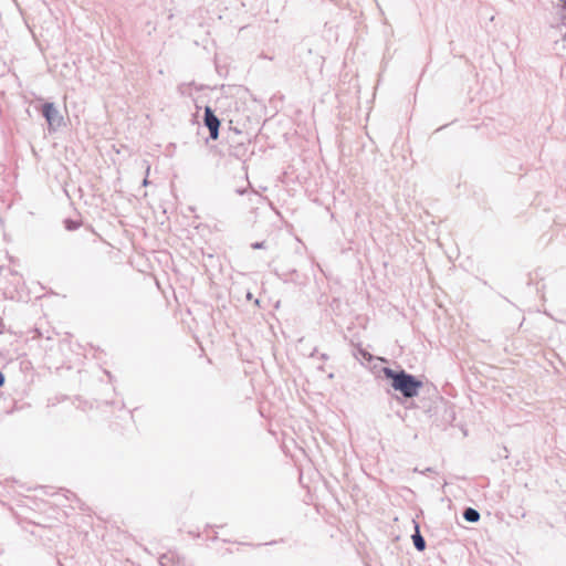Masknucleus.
I'll return each instance as SVG.
<instances>
[{"label":"nucleus","mask_w":566,"mask_h":566,"mask_svg":"<svg viewBox=\"0 0 566 566\" xmlns=\"http://www.w3.org/2000/svg\"><path fill=\"white\" fill-rule=\"evenodd\" d=\"M386 378L391 380V387L400 391L406 398L416 397L422 388V381L406 371H395L390 368L382 369Z\"/></svg>","instance_id":"1"},{"label":"nucleus","mask_w":566,"mask_h":566,"mask_svg":"<svg viewBox=\"0 0 566 566\" xmlns=\"http://www.w3.org/2000/svg\"><path fill=\"white\" fill-rule=\"evenodd\" d=\"M205 124L210 132L211 138L217 139L219 136L220 122L209 106L205 108Z\"/></svg>","instance_id":"2"},{"label":"nucleus","mask_w":566,"mask_h":566,"mask_svg":"<svg viewBox=\"0 0 566 566\" xmlns=\"http://www.w3.org/2000/svg\"><path fill=\"white\" fill-rule=\"evenodd\" d=\"M43 116L48 120L49 125L54 126L57 118V111L52 103H45L42 108Z\"/></svg>","instance_id":"3"},{"label":"nucleus","mask_w":566,"mask_h":566,"mask_svg":"<svg viewBox=\"0 0 566 566\" xmlns=\"http://www.w3.org/2000/svg\"><path fill=\"white\" fill-rule=\"evenodd\" d=\"M463 516L468 522H478L480 518L479 512L471 507L464 511Z\"/></svg>","instance_id":"4"},{"label":"nucleus","mask_w":566,"mask_h":566,"mask_svg":"<svg viewBox=\"0 0 566 566\" xmlns=\"http://www.w3.org/2000/svg\"><path fill=\"white\" fill-rule=\"evenodd\" d=\"M413 543H415V546L417 547V549H419V551H423L426 547L424 539L419 534H416L413 536Z\"/></svg>","instance_id":"5"},{"label":"nucleus","mask_w":566,"mask_h":566,"mask_svg":"<svg viewBox=\"0 0 566 566\" xmlns=\"http://www.w3.org/2000/svg\"><path fill=\"white\" fill-rule=\"evenodd\" d=\"M76 227L77 226L76 224L73 226V223L67 224V229L69 230H74Z\"/></svg>","instance_id":"6"},{"label":"nucleus","mask_w":566,"mask_h":566,"mask_svg":"<svg viewBox=\"0 0 566 566\" xmlns=\"http://www.w3.org/2000/svg\"><path fill=\"white\" fill-rule=\"evenodd\" d=\"M76 227L77 226L76 224L73 226V223L67 224V229L69 230H74Z\"/></svg>","instance_id":"7"},{"label":"nucleus","mask_w":566,"mask_h":566,"mask_svg":"<svg viewBox=\"0 0 566 566\" xmlns=\"http://www.w3.org/2000/svg\"><path fill=\"white\" fill-rule=\"evenodd\" d=\"M4 382V377L2 375V373L0 371V386H2Z\"/></svg>","instance_id":"8"}]
</instances>
